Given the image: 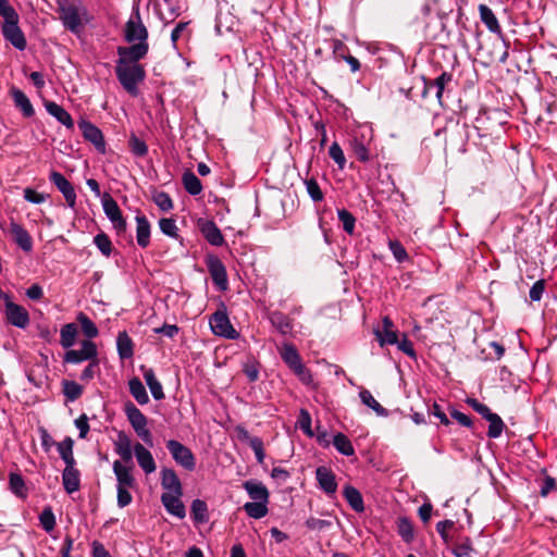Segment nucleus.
I'll use <instances>...</instances> for the list:
<instances>
[{
  "label": "nucleus",
  "mask_w": 557,
  "mask_h": 557,
  "mask_svg": "<svg viewBox=\"0 0 557 557\" xmlns=\"http://www.w3.org/2000/svg\"><path fill=\"white\" fill-rule=\"evenodd\" d=\"M161 486L164 490L162 494H183V486L176 472L171 468L161 470Z\"/></svg>",
  "instance_id": "nucleus-17"
},
{
  "label": "nucleus",
  "mask_w": 557,
  "mask_h": 557,
  "mask_svg": "<svg viewBox=\"0 0 557 557\" xmlns=\"http://www.w3.org/2000/svg\"><path fill=\"white\" fill-rule=\"evenodd\" d=\"M280 356L302 383L309 384L312 381L310 371L302 363L300 355L293 344H283Z\"/></svg>",
  "instance_id": "nucleus-4"
},
{
  "label": "nucleus",
  "mask_w": 557,
  "mask_h": 557,
  "mask_svg": "<svg viewBox=\"0 0 557 557\" xmlns=\"http://www.w3.org/2000/svg\"><path fill=\"white\" fill-rule=\"evenodd\" d=\"M114 451L121 457L124 463L133 462L134 445L131 437L124 432L120 431L114 441Z\"/></svg>",
  "instance_id": "nucleus-19"
},
{
  "label": "nucleus",
  "mask_w": 557,
  "mask_h": 557,
  "mask_svg": "<svg viewBox=\"0 0 557 557\" xmlns=\"http://www.w3.org/2000/svg\"><path fill=\"white\" fill-rule=\"evenodd\" d=\"M5 314L8 321L16 327L25 329L29 324L27 310L11 300H7L5 302Z\"/></svg>",
  "instance_id": "nucleus-15"
},
{
  "label": "nucleus",
  "mask_w": 557,
  "mask_h": 557,
  "mask_svg": "<svg viewBox=\"0 0 557 557\" xmlns=\"http://www.w3.org/2000/svg\"><path fill=\"white\" fill-rule=\"evenodd\" d=\"M39 521L42 529L47 532H50L55 527V517L50 507L45 508L39 515Z\"/></svg>",
  "instance_id": "nucleus-55"
},
{
  "label": "nucleus",
  "mask_w": 557,
  "mask_h": 557,
  "mask_svg": "<svg viewBox=\"0 0 557 557\" xmlns=\"http://www.w3.org/2000/svg\"><path fill=\"white\" fill-rule=\"evenodd\" d=\"M207 268L215 286L220 290H226L228 286L227 273L223 262L215 256H210L207 260Z\"/></svg>",
  "instance_id": "nucleus-14"
},
{
  "label": "nucleus",
  "mask_w": 557,
  "mask_h": 557,
  "mask_svg": "<svg viewBox=\"0 0 557 557\" xmlns=\"http://www.w3.org/2000/svg\"><path fill=\"white\" fill-rule=\"evenodd\" d=\"M73 446L74 441L67 436L62 442L57 444L58 451L60 454V457L65 463V467H74L76 461L73 455Z\"/></svg>",
  "instance_id": "nucleus-35"
},
{
  "label": "nucleus",
  "mask_w": 557,
  "mask_h": 557,
  "mask_svg": "<svg viewBox=\"0 0 557 557\" xmlns=\"http://www.w3.org/2000/svg\"><path fill=\"white\" fill-rule=\"evenodd\" d=\"M467 404L475 411L478 412L479 414H481L484 419H486L487 417H490V414H492L493 412L491 411V409L485 405V404H482L480 403L478 399L475 398H467Z\"/></svg>",
  "instance_id": "nucleus-63"
},
{
  "label": "nucleus",
  "mask_w": 557,
  "mask_h": 557,
  "mask_svg": "<svg viewBox=\"0 0 557 557\" xmlns=\"http://www.w3.org/2000/svg\"><path fill=\"white\" fill-rule=\"evenodd\" d=\"M545 290V280L536 281L530 288L529 297L532 301H540Z\"/></svg>",
  "instance_id": "nucleus-62"
},
{
  "label": "nucleus",
  "mask_w": 557,
  "mask_h": 557,
  "mask_svg": "<svg viewBox=\"0 0 557 557\" xmlns=\"http://www.w3.org/2000/svg\"><path fill=\"white\" fill-rule=\"evenodd\" d=\"M243 486L249 497L255 502H269V491L263 483L248 480L244 482Z\"/></svg>",
  "instance_id": "nucleus-27"
},
{
  "label": "nucleus",
  "mask_w": 557,
  "mask_h": 557,
  "mask_svg": "<svg viewBox=\"0 0 557 557\" xmlns=\"http://www.w3.org/2000/svg\"><path fill=\"white\" fill-rule=\"evenodd\" d=\"M343 495L352 510L356 512L364 511V503L361 493L351 485H346L343 490Z\"/></svg>",
  "instance_id": "nucleus-34"
},
{
  "label": "nucleus",
  "mask_w": 557,
  "mask_h": 557,
  "mask_svg": "<svg viewBox=\"0 0 557 557\" xmlns=\"http://www.w3.org/2000/svg\"><path fill=\"white\" fill-rule=\"evenodd\" d=\"M115 74L122 87L131 96H138V85L146 78V71L144 65H133L123 61H116Z\"/></svg>",
  "instance_id": "nucleus-2"
},
{
  "label": "nucleus",
  "mask_w": 557,
  "mask_h": 557,
  "mask_svg": "<svg viewBox=\"0 0 557 557\" xmlns=\"http://www.w3.org/2000/svg\"><path fill=\"white\" fill-rule=\"evenodd\" d=\"M184 188L193 196H197L202 191L200 180L191 171H186L182 177Z\"/></svg>",
  "instance_id": "nucleus-40"
},
{
  "label": "nucleus",
  "mask_w": 557,
  "mask_h": 557,
  "mask_svg": "<svg viewBox=\"0 0 557 557\" xmlns=\"http://www.w3.org/2000/svg\"><path fill=\"white\" fill-rule=\"evenodd\" d=\"M94 244L96 245V247L99 249V251L106 256V257H110L111 253H112V242L111 239L109 238V236L103 233V232H100L98 233L95 237H94Z\"/></svg>",
  "instance_id": "nucleus-51"
},
{
  "label": "nucleus",
  "mask_w": 557,
  "mask_h": 557,
  "mask_svg": "<svg viewBox=\"0 0 557 557\" xmlns=\"http://www.w3.org/2000/svg\"><path fill=\"white\" fill-rule=\"evenodd\" d=\"M11 94H12V98H13L15 107L21 109L24 116L30 117L35 114L33 104L30 103L28 97L22 90H20L17 88H13Z\"/></svg>",
  "instance_id": "nucleus-36"
},
{
  "label": "nucleus",
  "mask_w": 557,
  "mask_h": 557,
  "mask_svg": "<svg viewBox=\"0 0 557 557\" xmlns=\"http://www.w3.org/2000/svg\"><path fill=\"white\" fill-rule=\"evenodd\" d=\"M9 484H10V490L13 494H15L16 496H18L21 498L26 497L25 482L21 474L13 473V472L10 473Z\"/></svg>",
  "instance_id": "nucleus-47"
},
{
  "label": "nucleus",
  "mask_w": 557,
  "mask_h": 557,
  "mask_svg": "<svg viewBox=\"0 0 557 557\" xmlns=\"http://www.w3.org/2000/svg\"><path fill=\"white\" fill-rule=\"evenodd\" d=\"M306 189L310 198L314 201L323 200V193L314 178H309L305 181Z\"/></svg>",
  "instance_id": "nucleus-58"
},
{
  "label": "nucleus",
  "mask_w": 557,
  "mask_h": 557,
  "mask_svg": "<svg viewBox=\"0 0 557 557\" xmlns=\"http://www.w3.org/2000/svg\"><path fill=\"white\" fill-rule=\"evenodd\" d=\"M143 375L147 386L149 387L152 397L156 400H161L164 398L163 387L161 383L156 377L154 371L151 368H146L141 366Z\"/></svg>",
  "instance_id": "nucleus-28"
},
{
  "label": "nucleus",
  "mask_w": 557,
  "mask_h": 557,
  "mask_svg": "<svg viewBox=\"0 0 557 557\" xmlns=\"http://www.w3.org/2000/svg\"><path fill=\"white\" fill-rule=\"evenodd\" d=\"M397 532L403 541L410 544L414 539V531L411 521L407 517L397 520Z\"/></svg>",
  "instance_id": "nucleus-42"
},
{
  "label": "nucleus",
  "mask_w": 557,
  "mask_h": 557,
  "mask_svg": "<svg viewBox=\"0 0 557 557\" xmlns=\"http://www.w3.org/2000/svg\"><path fill=\"white\" fill-rule=\"evenodd\" d=\"M191 517L195 522L203 523L207 522L209 519L208 516V506L206 502L201 499H195L191 503V509H190Z\"/></svg>",
  "instance_id": "nucleus-45"
},
{
  "label": "nucleus",
  "mask_w": 557,
  "mask_h": 557,
  "mask_svg": "<svg viewBox=\"0 0 557 557\" xmlns=\"http://www.w3.org/2000/svg\"><path fill=\"white\" fill-rule=\"evenodd\" d=\"M134 455L138 462V466L143 469L146 474H150L156 471L157 466L152 454L140 443L134 444Z\"/></svg>",
  "instance_id": "nucleus-20"
},
{
  "label": "nucleus",
  "mask_w": 557,
  "mask_h": 557,
  "mask_svg": "<svg viewBox=\"0 0 557 557\" xmlns=\"http://www.w3.org/2000/svg\"><path fill=\"white\" fill-rule=\"evenodd\" d=\"M154 203L159 207L160 210L166 212L173 209V201L168 193L165 191H158L153 196Z\"/></svg>",
  "instance_id": "nucleus-60"
},
{
  "label": "nucleus",
  "mask_w": 557,
  "mask_h": 557,
  "mask_svg": "<svg viewBox=\"0 0 557 557\" xmlns=\"http://www.w3.org/2000/svg\"><path fill=\"white\" fill-rule=\"evenodd\" d=\"M479 13L482 23L491 33H502V27L498 23V20L490 7H487L486 4H479Z\"/></svg>",
  "instance_id": "nucleus-32"
},
{
  "label": "nucleus",
  "mask_w": 557,
  "mask_h": 557,
  "mask_svg": "<svg viewBox=\"0 0 557 557\" xmlns=\"http://www.w3.org/2000/svg\"><path fill=\"white\" fill-rule=\"evenodd\" d=\"M486 420L490 422L488 430H487V436L490 438L499 437L505 428V424H504L502 418L497 413L493 412L492 414H490V417L486 418Z\"/></svg>",
  "instance_id": "nucleus-46"
},
{
  "label": "nucleus",
  "mask_w": 557,
  "mask_h": 557,
  "mask_svg": "<svg viewBox=\"0 0 557 557\" xmlns=\"http://www.w3.org/2000/svg\"><path fill=\"white\" fill-rule=\"evenodd\" d=\"M133 462L123 465L120 460L113 462V473L116 478V487H134L135 478L132 474Z\"/></svg>",
  "instance_id": "nucleus-16"
},
{
  "label": "nucleus",
  "mask_w": 557,
  "mask_h": 557,
  "mask_svg": "<svg viewBox=\"0 0 557 557\" xmlns=\"http://www.w3.org/2000/svg\"><path fill=\"white\" fill-rule=\"evenodd\" d=\"M351 148H352L355 156L357 157V159L360 162L366 163L370 160L369 149L366 147V145L362 141L355 138L351 141Z\"/></svg>",
  "instance_id": "nucleus-57"
},
{
  "label": "nucleus",
  "mask_w": 557,
  "mask_h": 557,
  "mask_svg": "<svg viewBox=\"0 0 557 557\" xmlns=\"http://www.w3.org/2000/svg\"><path fill=\"white\" fill-rule=\"evenodd\" d=\"M181 14V7L173 0H164L161 10V20L172 23Z\"/></svg>",
  "instance_id": "nucleus-44"
},
{
  "label": "nucleus",
  "mask_w": 557,
  "mask_h": 557,
  "mask_svg": "<svg viewBox=\"0 0 557 557\" xmlns=\"http://www.w3.org/2000/svg\"><path fill=\"white\" fill-rule=\"evenodd\" d=\"M149 50L148 42H137L128 47L120 46L116 49L119 59L127 64L140 65L138 62L144 59Z\"/></svg>",
  "instance_id": "nucleus-8"
},
{
  "label": "nucleus",
  "mask_w": 557,
  "mask_h": 557,
  "mask_svg": "<svg viewBox=\"0 0 557 557\" xmlns=\"http://www.w3.org/2000/svg\"><path fill=\"white\" fill-rule=\"evenodd\" d=\"M211 331L219 336L226 338H235L237 336L236 331L232 326L230 319L225 310L215 311L210 318Z\"/></svg>",
  "instance_id": "nucleus-10"
},
{
  "label": "nucleus",
  "mask_w": 557,
  "mask_h": 557,
  "mask_svg": "<svg viewBox=\"0 0 557 557\" xmlns=\"http://www.w3.org/2000/svg\"><path fill=\"white\" fill-rule=\"evenodd\" d=\"M128 387L131 395L139 405H146L149 403V396L147 391L138 377H133L128 381Z\"/></svg>",
  "instance_id": "nucleus-37"
},
{
  "label": "nucleus",
  "mask_w": 557,
  "mask_h": 557,
  "mask_svg": "<svg viewBox=\"0 0 557 557\" xmlns=\"http://www.w3.org/2000/svg\"><path fill=\"white\" fill-rule=\"evenodd\" d=\"M337 216L343 224V230L349 235L354 234L356 218L346 209L337 210Z\"/></svg>",
  "instance_id": "nucleus-52"
},
{
  "label": "nucleus",
  "mask_w": 557,
  "mask_h": 557,
  "mask_svg": "<svg viewBox=\"0 0 557 557\" xmlns=\"http://www.w3.org/2000/svg\"><path fill=\"white\" fill-rule=\"evenodd\" d=\"M269 502H249L244 505V510L248 517L261 519L268 515Z\"/></svg>",
  "instance_id": "nucleus-41"
},
{
  "label": "nucleus",
  "mask_w": 557,
  "mask_h": 557,
  "mask_svg": "<svg viewBox=\"0 0 557 557\" xmlns=\"http://www.w3.org/2000/svg\"><path fill=\"white\" fill-rule=\"evenodd\" d=\"M136 221V240L138 246L146 248L150 244L151 226L148 219L144 214H137Z\"/></svg>",
  "instance_id": "nucleus-24"
},
{
  "label": "nucleus",
  "mask_w": 557,
  "mask_h": 557,
  "mask_svg": "<svg viewBox=\"0 0 557 557\" xmlns=\"http://www.w3.org/2000/svg\"><path fill=\"white\" fill-rule=\"evenodd\" d=\"M47 112L57 119L58 122L63 124L66 128L72 129L74 122L70 113L60 104L53 101H48L45 104Z\"/></svg>",
  "instance_id": "nucleus-26"
},
{
  "label": "nucleus",
  "mask_w": 557,
  "mask_h": 557,
  "mask_svg": "<svg viewBox=\"0 0 557 557\" xmlns=\"http://www.w3.org/2000/svg\"><path fill=\"white\" fill-rule=\"evenodd\" d=\"M329 156L337 164L339 170H343L346 165V158L343 149L338 143L334 141L329 149Z\"/></svg>",
  "instance_id": "nucleus-54"
},
{
  "label": "nucleus",
  "mask_w": 557,
  "mask_h": 557,
  "mask_svg": "<svg viewBox=\"0 0 557 557\" xmlns=\"http://www.w3.org/2000/svg\"><path fill=\"white\" fill-rule=\"evenodd\" d=\"M63 394L67 401H75L83 394V387L75 381H63Z\"/></svg>",
  "instance_id": "nucleus-48"
},
{
  "label": "nucleus",
  "mask_w": 557,
  "mask_h": 557,
  "mask_svg": "<svg viewBox=\"0 0 557 557\" xmlns=\"http://www.w3.org/2000/svg\"><path fill=\"white\" fill-rule=\"evenodd\" d=\"M159 226H160L161 232L164 235L170 236L172 238L178 237V234H177L178 230H177L175 220L170 219V218H162L159 221Z\"/></svg>",
  "instance_id": "nucleus-56"
},
{
  "label": "nucleus",
  "mask_w": 557,
  "mask_h": 557,
  "mask_svg": "<svg viewBox=\"0 0 557 557\" xmlns=\"http://www.w3.org/2000/svg\"><path fill=\"white\" fill-rule=\"evenodd\" d=\"M394 323L388 317L382 320V327L374 330L375 337L381 347L398 343L397 332L393 330Z\"/></svg>",
  "instance_id": "nucleus-18"
},
{
  "label": "nucleus",
  "mask_w": 557,
  "mask_h": 557,
  "mask_svg": "<svg viewBox=\"0 0 557 557\" xmlns=\"http://www.w3.org/2000/svg\"><path fill=\"white\" fill-rule=\"evenodd\" d=\"M298 424H299V428L302 430V432L306 435H308L310 437L313 436V431L311 430V417L307 410H305V409L300 410Z\"/></svg>",
  "instance_id": "nucleus-61"
},
{
  "label": "nucleus",
  "mask_w": 557,
  "mask_h": 557,
  "mask_svg": "<svg viewBox=\"0 0 557 557\" xmlns=\"http://www.w3.org/2000/svg\"><path fill=\"white\" fill-rule=\"evenodd\" d=\"M78 128L81 129L83 137L90 141L98 152H106V141L100 128L86 120H81L78 122Z\"/></svg>",
  "instance_id": "nucleus-12"
},
{
  "label": "nucleus",
  "mask_w": 557,
  "mask_h": 557,
  "mask_svg": "<svg viewBox=\"0 0 557 557\" xmlns=\"http://www.w3.org/2000/svg\"><path fill=\"white\" fill-rule=\"evenodd\" d=\"M333 445L338 453L344 456H352L355 454L350 440L343 433H337L333 437Z\"/></svg>",
  "instance_id": "nucleus-43"
},
{
  "label": "nucleus",
  "mask_w": 557,
  "mask_h": 557,
  "mask_svg": "<svg viewBox=\"0 0 557 557\" xmlns=\"http://www.w3.org/2000/svg\"><path fill=\"white\" fill-rule=\"evenodd\" d=\"M124 34L127 42H148V30L141 22L138 7L133 8L131 17L125 24Z\"/></svg>",
  "instance_id": "nucleus-6"
},
{
  "label": "nucleus",
  "mask_w": 557,
  "mask_h": 557,
  "mask_svg": "<svg viewBox=\"0 0 557 557\" xmlns=\"http://www.w3.org/2000/svg\"><path fill=\"white\" fill-rule=\"evenodd\" d=\"M77 325L75 323H67L61 327L60 344L63 348H70L74 345L77 336Z\"/></svg>",
  "instance_id": "nucleus-39"
},
{
  "label": "nucleus",
  "mask_w": 557,
  "mask_h": 557,
  "mask_svg": "<svg viewBox=\"0 0 557 557\" xmlns=\"http://www.w3.org/2000/svg\"><path fill=\"white\" fill-rule=\"evenodd\" d=\"M455 525V522L453 520H443L436 523V531L444 541V543H448L450 540V536L447 532L448 529H451Z\"/></svg>",
  "instance_id": "nucleus-64"
},
{
  "label": "nucleus",
  "mask_w": 557,
  "mask_h": 557,
  "mask_svg": "<svg viewBox=\"0 0 557 557\" xmlns=\"http://www.w3.org/2000/svg\"><path fill=\"white\" fill-rule=\"evenodd\" d=\"M473 550L472 541L470 537H465L461 543H458L453 548L455 557H470Z\"/></svg>",
  "instance_id": "nucleus-59"
},
{
  "label": "nucleus",
  "mask_w": 557,
  "mask_h": 557,
  "mask_svg": "<svg viewBox=\"0 0 557 557\" xmlns=\"http://www.w3.org/2000/svg\"><path fill=\"white\" fill-rule=\"evenodd\" d=\"M244 438L248 440L250 448L253 450L257 461L262 463L265 458L263 442L260 437H250L247 431H244Z\"/></svg>",
  "instance_id": "nucleus-50"
},
{
  "label": "nucleus",
  "mask_w": 557,
  "mask_h": 557,
  "mask_svg": "<svg viewBox=\"0 0 557 557\" xmlns=\"http://www.w3.org/2000/svg\"><path fill=\"white\" fill-rule=\"evenodd\" d=\"M269 320L275 330L282 335H288L293 331L292 320L281 311L270 313Z\"/></svg>",
  "instance_id": "nucleus-31"
},
{
  "label": "nucleus",
  "mask_w": 557,
  "mask_h": 557,
  "mask_svg": "<svg viewBox=\"0 0 557 557\" xmlns=\"http://www.w3.org/2000/svg\"><path fill=\"white\" fill-rule=\"evenodd\" d=\"M58 13L63 26L73 34H79L89 22L88 11L81 0H58Z\"/></svg>",
  "instance_id": "nucleus-1"
},
{
  "label": "nucleus",
  "mask_w": 557,
  "mask_h": 557,
  "mask_svg": "<svg viewBox=\"0 0 557 557\" xmlns=\"http://www.w3.org/2000/svg\"><path fill=\"white\" fill-rule=\"evenodd\" d=\"M97 358V347L91 341H83L82 348L78 350L71 349L64 355V362L67 363H81L86 360H92Z\"/></svg>",
  "instance_id": "nucleus-13"
},
{
  "label": "nucleus",
  "mask_w": 557,
  "mask_h": 557,
  "mask_svg": "<svg viewBox=\"0 0 557 557\" xmlns=\"http://www.w3.org/2000/svg\"><path fill=\"white\" fill-rule=\"evenodd\" d=\"M50 182L63 195L66 205L74 209L76 206V193L72 183L60 172L52 171L49 175Z\"/></svg>",
  "instance_id": "nucleus-11"
},
{
  "label": "nucleus",
  "mask_w": 557,
  "mask_h": 557,
  "mask_svg": "<svg viewBox=\"0 0 557 557\" xmlns=\"http://www.w3.org/2000/svg\"><path fill=\"white\" fill-rule=\"evenodd\" d=\"M79 471L74 467H65L62 472V483L66 493L72 494L81 486Z\"/></svg>",
  "instance_id": "nucleus-29"
},
{
  "label": "nucleus",
  "mask_w": 557,
  "mask_h": 557,
  "mask_svg": "<svg viewBox=\"0 0 557 557\" xmlns=\"http://www.w3.org/2000/svg\"><path fill=\"white\" fill-rule=\"evenodd\" d=\"M10 233L16 245L24 251L29 252L33 249V239L29 233L21 224L11 221Z\"/></svg>",
  "instance_id": "nucleus-23"
},
{
  "label": "nucleus",
  "mask_w": 557,
  "mask_h": 557,
  "mask_svg": "<svg viewBox=\"0 0 557 557\" xmlns=\"http://www.w3.org/2000/svg\"><path fill=\"white\" fill-rule=\"evenodd\" d=\"M201 233L207 242L212 246L220 247L224 244V237L220 228L212 221H206L201 225Z\"/></svg>",
  "instance_id": "nucleus-30"
},
{
  "label": "nucleus",
  "mask_w": 557,
  "mask_h": 557,
  "mask_svg": "<svg viewBox=\"0 0 557 557\" xmlns=\"http://www.w3.org/2000/svg\"><path fill=\"white\" fill-rule=\"evenodd\" d=\"M116 349L122 360L129 359L134 355V344L126 331L120 332L116 337Z\"/></svg>",
  "instance_id": "nucleus-33"
},
{
  "label": "nucleus",
  "mask_w": 557,
  "mask_h": 557,
  "mask_svg": "<svg viewBox=\"0 0 557 557\" xmlns=\"http://www.w3.org/2000/svg\"><path fill=\"white\" fill-rule=\"evenodd\" d=\"M124 412L137 436L148 446H152V434L147 426V417L132 401L125 404Z\"/></svg>",
  "instance_id": "nucleus-3"
},
{
  "label": "nucleus",
  "mask_w": 557,
  "mask_h": 557,
  "mask_svg": "<svg viewBox=\"0 0 557 557\" xmlns=\"http://www.w3.org/2000/svg\"><path fill=\"white\" fill-rule=\"evenodd\" d=\"M183 494H176V495H170V494H162L161 495V503L165 510L178 518L183 519L186 516V508L183 502L181 500V497Z\"/></svg>",
  "instance_id": "nucleus-21"
},
{
  "label": "nucleus",
  "mask_w": 557,
  "mask_h": 557,
  "mask_svg": "<svg viewBox=\"0 0 557 557\" xmlns=\"http://www.w3.org/2000/svg\"><path fill=\"white\" fill-rule=\"evenodd\" d=\"M360 400L363 405L371 408L377 416L387 417L388 411L382 407L379 401L373 397L370 391L362 388L359 392Z\"/></svg>",
  "instance_id": "nucleus-38"
},
{
  "label": "nucleus",
  "mask_w": 557,
  "mask_h": 557,
  "mask_svg": "<svg viewBox=\"0 0 557 557\" xmlns=\"http://www.w3.org/2000/svg\"><path fill=\"white\" fill-rule=\"evenodd\" d=\"M165 446L177 466L189 472L196 469V457L190 448L176 440L166 441Z\"/></svg>",
  "instance_id": "nucleus-5"
},
{
  "label": "nucleus",
  "mask_w": 557,
  "mask_h": 557,
  "mask_svg": "<svg viewBox=\"0 0 557 557\" xmlns=\"http://www.w3.org/2000/svg\"><path fill=\"white\" fill-rule=\"evenodd\" d=\"M2 35L4 39L10 41V44L17 50L23 51L26 48L27 42L18 26V17L3 22Z\"/></svg>",
  "instance_id": "nucleus-9"
},
{
  "label": "nucleus",
  "mask_w": 557,
  "mask_h": 557,
  "mask_svg": "<svg viewBox=\"0 0 557 557\" xmlns=\"http://www.w3.org/2000/svg\"><path fill=\"white\" fill-rule=\"evenodd\" d=\"M77 321L79 322L82 331L86 337L94 338L98 335V327L85 313L79 312Z\"/></svg>",
  "instance_id": "nucleus-49"
},
{
  "label": "nucleus",
  "mask_w": 557,
  "mask_h": 557,
  "mask_svg": "<svg viewBox=\"0 0 557 557\" xmlns=\"http://www.w3.org/2000/svg\"><path fill=\"white\" fill-rule=\"evenodd\" d=\"M128 147L132 153L136 157H145L148 153L147 144L135 134L131 135L128 139Z\"/></svg>",
  "instance_id": "nucleus-53"
},
{
  "label": "nucleus",
  "mask_w": 557,
  "mask_h": 557,
  "mask_svg": "<svg viewBox=\"0 0 557 557\" xmlns=\"http://www.w3.org/2000/svg\"><path fill=\"white\" fill-rule=\"evenodd\" d=\"M102 208L116 234H124L127 227L126 220L124 219L117 202L109 194H106L102 199Z\"/></svg>",
  "instance_id": "nucleus-7"
},
{
  "label": "nucleus",
  "mask_w": 557,
  "mask_h": 557,
  "mask_svg": "<svg viewBox=\"0 0 557 557\" xmlns=\"http://www.w3.org/2000/svg\"><path fill=\"white\" fill-rule=\"evenodd\" d=\"M449 82H451V74H449L447 72H443L434 81L425 82L423 95L425 96V94L434 90L436 99L438 100L440 103H442V98H443V92H444L445 86Z\"/></svg>",
  "instance_id": "nucleus-25"
},
{
  "label": "nucleus",
  "mask_w": 557,
  "mask_h": 557,
  "mask_svg": "<svg viewBox=\"0 0 557 557\" xmlns=\"http://www.w3.org/2000/svg\"><path fill=\"white\" fill-rule=\"evenodd\" d=\"M315 478L320 488L326 494H334L337 490V482L333 471L326 467H318Z\"/></svg>",
  "instance_id": "nucleus-22"
}]
</instances>
